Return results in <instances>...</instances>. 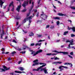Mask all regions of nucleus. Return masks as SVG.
I'll return each instance as SVG.
<instances>
[{
	"mask_svg": "<svg viewBox=\"0 0 75 75\" xmlns=\"http://www.w3.org/2000/svg\"><path fill=\"white\" fill-rule=\"evenodd\" d=\"M30 12L29 13L27 14V16L26 17V18H25L23 21V22H24V23L26 22V20H27V21H28V20L29 21V23L28 25V27H27V28H29V27H30V23H31V22L32 21L31 20H30L32 19V18H33V16H31L29 17L28 16H30Z\"/></svg>",
	"mask_w": 75,
	"mask_h": 75,
	"instance_id": "obj_1",
	"label": "nucleus"
},
{
	"mask_svg": "<svg viewBox=\"0 0 75 75\" xmlns=\"http://www.w3.org/2000/svg\"><path fill=\"white\" fill-rule=\"evenodd\" d=\"M53 52H57V54H59L61 53L62 54H63V55H67L69 54V53L68 52H59L57 51V50H54L53 51Z\"/></svg>",
	"mask_w": 75,
	"mask_h": 75,
	"instance_id": "obj_2",
	"label": "nucleus"
},
{
	"mask_svg": "<svg viewBox=\"0 0 75 75\" xmlns=\"http://www.w3.org/2000/svg\"><path fill=\"white\" fill-rule=\"evenodd\" d=\"M46 64H43L42 66H40V67L38 68H37V69H33V71H38L39 70H40L41 68H43L44 67H45V66H46Z\"/></svg>",
	"mask_w": 75,
	"mask_h": 75,
	"instance_id": "obj_3",
	"label": "nucleus"
},
{
	"mask_svg": "<svg viewBox=\"0 0 75 75\" xmlns=\"http://www.w3.org/2000/svg\"><path fill=\"white\" fill-rule=\"evenodd\" d=\"M48 70L47 69V67H45L44 68H42L40 69V71H43L45 74H48V72L47 71Z\"/></svg>",
	"mask_w": 75,
	"mask_h": 75,
	"instance_id": "obj_4",
	"label": "nucleus"
},
{
	"mask_svg": "<svg viewBox=\"0 0 75 75\" xmlns=\"http://www.w3.org/2000/svg\"><path fill=\"white\" fill-rule=\"evenodd\" d=\"M38 59L34 61L33 62H35V63L33 64L32 66H35V65H38V64H39V63L38 62Z\"/></svg>",
	"mask_w": 75,
	"mask_h": 75,
	"instance_id": "obj_5",
	"label": "nucleus"
},
{
	"mask_svg": "<svg viewBox=\"0 0 75 75\" xmlns=\"http://www.w3.org/2000/svg\"><path fill=\"white\" fill-rule=\"evenodd\" d=\"M42 14H41V17L42 18V17H43L45 18V19H47V17H48V16L46 15H45L44 14V12H42Z\"/></svg>",
	"mask_w": 75,
	"mask_h": 75,
	"instance_id": "obj_6",
	"label": "nucleus"
},
{
	"mask_svg": "<svg viewBox=\"0 0 75 75\" xmlns=\"http://www.w3.org/2000/svg\"><path fill=\"white\" fill-rule=\"evenodd\" d=\"M28 2H29V1H28V0L27 1H25L23 3V4L22 5V6H23V7H25L26 6L28 5Z\"/></svg>",
	"mask_w": 75,
	"mask_h": 75,
	"instance_id": "obj_7",
	"label": "nucleus"
},
{
	"mask_svg": "<svg viewBox=\"0 0 75 75\" xmlns=\"http://www.w3.org/2000/svg\"><path fill=\"white\" fill-rule=\"evenodd\" d=\"M42 51V50H39L38 51H37V52H36L35 54H34L33 56H35L36 55H37V54H38V53H40Z\"/></svg>",
	"mask_w": 75,
	"mask_h": 75,
	"instance_id": "obj_8",
	"label": "nucleus"
},
{
	"mask_svg": "<svg viewBox=\"0 0 75 75\" xmlns=\"http://www.w3.org/2000/svg\"><path fill=\"white\" fill-rule=\"evenodd\" d=\"M73 41H74V40L73 39H72L71 40H70V44H69V45H68V47H69L68 48H70V47L71 45H74V44L72 43L73 42Z\"/></svg>",
	"mask_w": 75,
	"mask_h": 75,
	"instance_id": "obj_9",
	"label": "nucleus"
},
{
	"mask_svg": "<svg viewBox=\"0 0 75 75\" xmlns=\"http://www.w3.org/2000/svg\"><path fill=\"white\" fill-rule=\"evenodd\" d=\"M18 22H16V29H17V30H18V29H19V28H20V27H21V25H19V26L18 27L17 26V25H18Z\"/></svg>",
	"mask_w": 75,
	"mask_h": 75,
	"instance_id": "obj_10",
	"label": "nucleus"
},
{
	"mask_svg": "<svg viewBox=\"0 0 75 75\" xmlns=\"http://www.w3.org/2000/svg\"><path fill=\"white\" fill-rule=\"evenodd\" d=\"M3 68H4V69L5 70V71H7V70H9L10 69L9 68H8L7 67L5 66H3Z\"/></svg>",
	"mask_w": 75,
	"mask_h": 75,
	"instance_id": "obj_11",
	"label": "nucleus"
},
{
	"mask_svg": "<svg viewBox=\"0 0 75 75\" xmlns=\"http://www.w3.org/2000/svg\"><path fill=\"white\" fill-rule=\"evenodd\" d=\"M57 15L59 16H66V14H64L62 13H57Z\"/></svg>",
	"mask_w": 75,
	"mask_h": 75,
	"instance_id": "obj_12",
	"label": "nucleus"
},
{
	"mask_svg": "<svg viewBox=\"0 0 75 75\" xmlns=\"http://www.w3.org/2000/svg\"><path fill=\"white\" fill-rule=\"evenodd\" d=\"M57 54L56 53H53V54H52V53H48L47 54H46V55H52L53 56V55H57Z\"/></svg>",
	"mask_w": 75,
	"mask_h": 75,
	"instance_id": "obj_13",
	"label": "nucleus"
},
{
	"mask_svg": "<svg viewBox=\"0 0 75 75\" xmlns=\"http://www.w3.org/2000/svg\"><path fill=\"white\" fill-rule=\"evenodd\" d=\"M62 68H66V69H68V67H64L63 66H60L59 67V69H62Z\"/></svg>",
	"mask_w": 75,
	"mask_h": 75,
	"instance_id": "obj_14",
	"label": "nucleus"
},
{
	"mask_svg": "<svg viewBox=\"0 0 75 75\" xmlns=\"http://www.w3.org/2000/svg\"><path fill=\"white\" fill-rule=\"evenodd\" d=\"M26 48H28V47L26 45H23V50H25Z\"/></svg>",
	"mask_w": 75,
	"mask_h": 75,
	"instance_id": "obj_15",
	"label": "nucleus"
},
{
	"mask_svg": "<svg viewBox=\"0 0 75 75\" xmlns=\"http://www.w3.org/2000/svg\"><path fill=\"white\" fill-rule=\"evenodd\" d=\"M18 69L21 71H24V69L23 67H19Z\"/></svg>",
	"mask_w": 75,
	"mask_h": 75,
	"instance_id": "obj_16",
	"label": "nucleus"
},
{
	"mask_svg": "<svg viewBox=\"0 0 75 75\" xmlns=\"http://www.w3.org/2000/svg\"><path fill=\"white\" fill-rule=\"evenodd\" d=\"M4 3V2L2 1V0H0V5L1 7H2V6H3V4Z\"/></svg>",
	"mask_w": 75,
	"mask_h": 75,
	"instance_id": "obj_17",
	"label": "nucleus"
},
{
	"mask_svg": "<svg viewBox=\"0 0 75 75\" xmlns=\"http://www.w3.org/2000/svg\"><path fill=\"white\" fill-rule=\"evenodd\" d=\"M15 19L16 20H20L21 18V17L19 16H17L15 17H14Z\"/></svg>",
	"mask_w": 75,
	"mask_h": 75,
	"instance_id": "obj_18",
	"label": "nucleus"
},
{
	"mask_svg": "<svg viewBox=\"0 0 75 75\" xmlns=\"http://www.w3.org/2000/svg\"><path fill=\"white\" fill-rule=\"evenodd\" d=\"M21 5H19L18 6V8L16 9V10L19 12V11L20 10V8H21Z\"/></svg>",
	"mask_w": 75,
	"mask_h": 75,
	"instance_id": "obj_19",
	"label": "nucleus"
},
{
	"mask_svg": "<svg viewBox=\"0 0 75 75\" xmlns=\"http://www.w3.org/2000/svg\"><path fill=\"white\" fill-rule=\"evenodd\" d=\"M34 35V34L33 32H30L29 34V36H30V37H31V36H33Z\"/></svg>",
	"mask_w": 75,
	"mask_h": 75,
	"instance_id": "obj_20",
	"label": "nucleus"
},
{
	"mask_svg": "<svg viewBox=\"0 0 75 75\" xmlns=\"http://www.w3.org/2000/svg\"><path fill=\"white\" fill-rule=\"evenodd\" d=\"M34 2H32V6L31 7V10L30 11H31V9H33V8L34 7Z\"/></svg>",
	"mask_w": 75,
	"mask_h": 75,
	"instance_id": "obj_21",
	"label": "nucleus"
},
{
	"mask_svg": "<svg viewBox=\"0 0 75 75\" xmlns=\"http://www.w3.org/2000/svg\"><path fill=\"white\" fill-rule=\"evenodd\" d=\"M9 6V7H10V6H13V7H14V5H13V1H12V2L10 4Z\"/></svg>",
	"mask_w": 75,
	"mask_h": 75,
	"instance_id": "obj_22",
	"label": "nucleus"
},
{
	"mask_svg": "<svg viewBox=\"0 0 75 75\" xmlns=\"http://www.w3.org/2000/svg\"><path fill=\"white\" fill-rule=\"evenodd\" d=\"M9 74L11 75H16V74L13 72H10L9 73Z\"/></svg>",
	"mask_w": 75,
	"mask_h": 75,
	"instance_id": "obj_23",
	"label": "nucleus"
},
{
	"mask_svg": "<svg viewBox=\"0 0 75 75\" xmlns=\"http://www.w3.org/2000/svg\"><path fill=\"white\" fill-rule=\"evenodd\" d=\"M41 45V43H40L39 44V43H36L35 45V46H37V45H38L39 46H40Z\"/></svg>",
	"mask_w": 75,
	"mask_h": 75,
	"instance_id": "obj_24",
	"label": "nucleus"
},
{
	"mask_svg": "<svg viewBox=\"0 0 75 75\" xmlns=\"http://www.w3.org/2000/svg\"><path fill=\"white\" fill-rule=\"evenodd\" d=\"M54 19H55L56 20H60V18L59 17H56L55 18H53Z\"/></svg>",
	"mask_w": 75,
	"mask_h": 75,
	"instance_id": "obj_25",
	"label": "nucleus"
},
{
	"mask_svg": "<svg viewBox=\"0 0 75 75\" xmlns=\"http://www.w3.org/2000/svg\"><path fill=\"white\" fill-rule=\"evenodd\" d=\"M6 34V33H4V31L3 30L2 31V34H1V36H3L4 35H5Z\"/></svg>",
	"mask_w": 75,
	"mask_h": 75,
	"instance_id": "obj_26",
	"label": "nucleus"
},
{
	"mask_svg": "<svg viewBox=\"0 0 75 75\" xmlns=\"http://www.w3.org/2000/svg\"><path fill=\"white\" fill-rule=\"evenodd\" d=\"M68 31H65L64 32V35H65L67 34H68Z\"/></svg>",
	"mask_w": 75,
	"mask_h": 75,
	"instance_id": "obj_27",
	"label": "nucleus"
},
{
	"mask_svg": "<svg viewBox=\"0 0 75 75\" xmlns=\"http://www.w3.org/2000/svg\"><path fill=\"white\" fill-rule=\"evenodd\" d=\"M16 53V52H12L11 54H12V56H14V54Z\"/></svg>",
	"mask_w": 75,
	"mask_h": 75,
	"instance_id": "obj_28",
	"label": "nucleus"
},
{
	"mask_svg": "<svg viewBox=\"0 0 75 75\" xmlns=\"http://www.w3.org/2000/svg\"><path fill=\"white\" fill-rule=\"evenodd\" d=\"M72 30L73 32H75V27H73L72 28Z\"/></svg>",
	"mask_w": 75,
	"mask_h": 75,
	"instance_id": "obj_29",
	"label": "nucleus"
},
{
	"mask_svg": "<svg viewBox=\"0 0 75 75\" xmlns=\"http://www.w3.org/2000/svg\"><path fill=\"white\" fill-rule=\"evenodd\" d=\"M70 8L73 10H75V7L74 6H70Z\"/></svg>",
	"mask_w": 75,
	"mask_h": 75,
	"instance_id": "obj_30",
	"label": "nucleus"
},
{
	"mask_svg": "<svg viewBox=\"0 0 75 75\" xmlns=\"http://www.w3.org/2000/svg\"><path fill=\"white\" fill-rule=\"evenodd\" d=\"M53 64H55V65H57L58 64V62H53L52 63Z\"/></svg>",
	"mask_w": 75,
	"mask_h": 75,
	"instance_id": "obj_31",
	"label": "nucleus"
},
{
	"mask_svg": "<svg viewBox=\"0 0 75 75\" xmlns=\"http://www.w3.org/2000/svg\"><path fill=\"white\" fill-rule=\"evenodd\" d=\"M1 72L5 71V70L3 69H0Z\"/></svg>",
	"mask_w": 75,
	"mask_h": 75,
	"instance_id": "obj_32",
	"label": "nucleus"
},
{
	"mask_svg": "<svg viewBox=\"0 0 75 75\" xmlns=\"http://www.w3.org/2000/svg\"><path fill=\"white\" fill-rule=\"evenodd\" d=\"M71 63H66L64 64V65H71Z\"/></svg>",
	"mask_w": 75,
	"mask_h": 75,
	"instance_id": "obj_33",
	"label": "nucleus"
},
{
	"mask_svg": "<svg viewBox=\"0 0 75 75\" xmlns=\"http://www.w3.org/2000/svg\"><path fill=\"white\" fill-rule=\"evenodd\" d=\"M15 48L16 49V50H18V51H21V49H18V47H15Z\"/></svg>",
	"mask_w": 75,
	"mask_h": 75,
	"instance_id": "obj_34",
	"label": "nucleus"
},
{
	"mask_svg": "<svg viewBox=\"0 0 75 75\" xmlns=\"http://www.w3.org/2000/svg\"><path fill=\"white\" fill-rule=\"evenodd\" d=\"M15 72L16 73H19V74H20V73H21V71H15Z\"/></svg>",
	"mask_w": 75,
	"mask_h": 75,
	"instance_id": "obj_35",
	"label": "nucleus"
},
{
	"mask_svg": "<svg viewBox=\"0 0 75 75\" xmlns=\"http://www.w3.org/2000/svg\"><path fill=\"white\" fill-rule=\"evenodd\" d=\"M45 41V40H40L38 41V42H42V41Z\"/></svg>",
	"mask_w": 75,
	"mask_h": 75,
	"instance_id": "obj_36",
	"label": "nucleus"
},
{
	"mask_svg": "<svg viewBox=\"0 0 75 75\" xmlns=\"http://www.w3.org/2000/svg\"><path fill=\"white\" fill-rule=\"evenodd\" d=\"M59 21H57L56 22L57 25H59Z\"/></svg>",
	"mask_w": 75,
	"mask_h": 75,
	"instance_id": "obj_37",
	"label": "nucleus"
},
{
	"mask_svg": "<svg viewBox=\"0 0 75 75\" xmlns=\"http://www.w3.org/2000/svg\"><path fill=\"white\" fill-rule=\"evenodd\" d=\"M68 55V56H69V58H72V59L73 58V57H72V56H71L69 55Z\"/></svg>",
	"mask_w": 75,
	"mask_h": 75,
	"instance_id": "obj_38",
	"label": "nucleus"
},
{
	"mask_svg": "<svg viewBox=\"0 0 75 75\" xmlns=\"http://www.w3.org/2000/svg\"><path fill=\"white\" fill-rule=\"evenodd\" d=\"M54 59H55V60H57V59H59L57 57H56L54 58Z\"/></svg>",
	"mask_w": 75,
	"mask_h": 75,
	"instance_id": "obj_39",
	"label": "nucleus"
},
{
	"mask_svg": "<svg viewBox=\"0 0 75 75\" xmlns=\"http://www.w3.org/2000/svg\"><path fill=\"white\" fill-rule=\"evenodd\" d=\"M74 52H71L70 53V55H72L73 54H74V53H73Z\"/></svg>",
	"mask_w": 75,
	"mask_h": 75,
	"instance_id": "obj_40",
	"label": "nucleus"
},
{
	"mask_svg": "<svg viewBox=\"0 0 75 75\" xmlns=\"http://www.w3.org/2000/svg\"><path fill=\"white\" fill-rule=\"evenodd\" d=\"M50 27V25H46V28H49Z\"/></svg>",
	"mask_w": 75,
	"mask_h": 75,
	"instance_id": "obj_41",
	"label": "nucleus"
},
{
	"mask_svg": "<svg viewBox=\"0 0 75 75\" xmlns=\"http://www.w3.org/2000/svg\"><path fill=\"white\" fill-rule=\"evenodd\" d=\"M34 43H31L30 46H34Z\"/></svg>",
	"mask_w": 75,
	"mask_h": 75,
	"instance_id": "obj_42",
	"label": "nucleus"
},
{
	"mask_svg": "<svg viewBox=\"0 0 75 75\" xmlns=\"http://www.w3.org/2000/svg\"><path fill=\"white\" fill-rule=\"evenodd\" d=\"M72 28H69V27L68 26V29L69 30L72 29Z\"/></svg>",
	"mask_w": 75,
	"mask_h": 75,
	"instance_id": "obj_43",
	"label": "nucleus"
},
{
	"mask_svg": "<svg viewBox=\"0 0 75 75\" xmlns=\"http://www.w3.org/2000/svg\"><path fill=\"white\" fill-rule=\"evenodd\" d=\"M75 35L73 34H72L71 35V37H75Z\"/></svg>",
	"mask_w": 75,
	"mask_h": 75,
	"instance_id": "obj_44",
	"label": "nucleus"
},
{
	"mask_svg": "<svg viewBox=\"0 0 75 75\" xmlns=\"http://www.w3.org/2000/svg\"><path fill=\"white\" fill-rule=\"evenodd\" d=\"M40 0H38L37 2V3L38 4H39L40 3Z\"/></svg>",
	"mask_w": 75,
	"mask_h": 75,
	"instance_id": "obj_45",
	"label": "nucleus"
},
{
	"mask_svg": "<svg viewBox=\"0 0 75 75\" xmlns=\"http://www.w3.org/2000/svg\"><path fill=\"white\" fill-rule=\"evenodd\" d=\"M12 42H15V43H17V42H16V41L14 40H13Z\"/></svg>",
	"mask_w": 75,
	"mask_h": 75,
	"instance_id": "obj_46",
	"label": "nucleus"
},
{
	"mask_svg": "<svg viewBox=\"0 0 75 75\" xmlns=\"http://www.w3.org/2000/svg\"><path fill=\"white\" fill-rule=\"evenodd\" d=\"M42 36V35H38V37H41V36Z\"/></svg>",
	"mask_w": 75,
	"mask_h": 75,
	"instance_id": "obj_47",
	"label": "nucleus"
},
{
	"mask_svg": "<svg viewBox=\"0 0 75 75\" xmlns=\"http://www.w3.org/2000/svg\"><path fill=\"white\" fill-rule=\"evenodd\" d=\"M57 62H58V64H62V62H60L59 61Z\"/></svg>",
	"mask_w": 75,
	"mask_h": 75,
	"instance_id": "obj_48",
	"label": "nucleus"
},
{
	"mask_svg": "<svg viewBox=\"0 0 75 75\" xmlns=\"http://www.w3.org/2000/svg\"><path fill=\"white\" fill-rule=\"evenodd\" d=\"M26 11V9H24L22 11V12H25Z\"/></svg>",
	"mask_w": 75,
	"mask_h": 75,
	"instance_id": "obj_49",
	"label": "nucleus"
},
{
	"mask_svg": "<svg viewBox=\"0 0 75 75\" xmlns=\"http://www.w3.org/2000/svg\"><path fill=\"white\" fill-rule=\"evenodd\" d=\"M51 28H54V26L52 25L51 26Z\"/></svg>",
	"mask_w": 75,
	"mask_h": 75,
	"instance_id": "obj_50",
	"label": "nucleus"
},
{
	"mask_svg": "<svg viewBox=\"0 0 75 75\" xmlns=\"http://www.w3.org/2000/svg\"><path fill=\"white\" fill-rule=\"evenodd\" d=\"M63 70H64V69L63 68L59 70V71H63Z\"/></svg>",
	"mask_w": 75,
	"mask_h": 75,
	"instance_id": "obj_51",
	"label": "nucleus"
},
{
	"mask_svg": "<svg viewBox=\"0 0 75 75\" xmlns=\"http://www.w3.org/2000/svg\"><path fill=\"white\" fill-rule=\"evenodd\" d=\"M33 1V0H30V1H29L30 4H31V1Z\"/></svg>",
	"mask_w": 75,
	"mask_h": 75,
	"instance_id": "obj_52",
	"label": "nucleus"
},
{
	"mask_svg": "<svg viewBox=\"0 0 75 75\" xmlns=\"http://www.w3.org/2000/svg\"><path fill=\"white\" fill-rule=\"evenodd\" d=\"M23 31L24 33H27V31L25 30H23Z\"/></svg>",
	"mask_w": 75,
	"mask_h": 75,
	"instance_id": "obj_53",
	"label": "nucleus"
},
{
	"mask_svg": "<svg viewBox=\"0 0 75 75\" xmlns=\"http://www.w3.org/2000/svg\"><path fill=\"white\" fill-rule=\"evenodd\" d=\"M7 38H8V37L7 36H5V40H6V39H7Z\"/></svg>",
	"mask_w": 75,
	"mask_h": 75,
	"instance_id": "obj_54",
	"label": "nucleus"
},
{
	"mask_svg": "<svg viewBox=\"0 0 75 75\" xmlns=\"http://www.w3.org/2000/svg\"><path fill=\"white\" fill-rule=\"evenodd\" d=\"M39 64H40V65H43V64H44V63H39Z\"/></svg>",
	"mask_w": 75,
	"mask_h": 75,
	"instance_id": "obj_55",
	"label": "nucleus"
},
{
	"mask_svg": "<svg viewBox=\"0 0 75 75\" xmlns=\"http://www.w3.org/2000/svg\"><path fill=\"white\" fill-rule=\"evenodd\" d=\"M59 41H60V40H57L56 41V42H59Z\"/></svg>",
	"mask_w": 75,
	"mask_h": 75,
	"instance_id": "obj_56",
	"label": "nucleus"
},
{
	"mask_svg": "<svg viewBox=\"0 0 75 75\" xmlns=\"http://www.w3.org/2000/svg\"><path fill=\"white\" fill-rule=\"evenodd\" d=\"M22 54H25V52L24 51V52H22Z\"/></svg>",
	"mask_w": 75,
	"mask_h": 75,
	"instance_id": "obj_57",
	"label": "nucleus"
},
{
	"mask_svg": "<svg viewBox=\"0 0 75 75\" xmlns=\"http://www.w3.org/2000/svg\"><path fill=\"white\" fill-rule=\"evenodd\" d=\"M2 51H4V50H5V49L3 48H2Z\"/></svg>",
	"mask_w": 75,
	"mask_h": 75,
	"instance_id": "obj_58",
	"label": "nucleus"
},
{
	"mask_svg": "<svg viewBox=\"0 0 75 75\" xmlns=\"http://www.w3.org/2000/svg\"><path fill=\"white\" fill-rule=\"evenodd\" d=\"M8 61H10L11 60V58H8Z\"/></svg>",
	"mask_w": 75,
	"mask_h": 75,
	"instance_id": "obj_59",
	"label": "nucleus"
},
{
	"mask_svg": "<svg viewBox=\"0 0 75 75\" xmlns=\"http://www.w3.org/2000/svg\"><path fill=\"white\" fill-rule=\"evenodd\" d=\"M68 21H69V22H70V23H72V21H71V20H69Z\"/></svg>",
	"mask_w": 75,
	"mask_h": 75,
	"instance_id": "obj_60",
	"label": "nucleus"
},
{
	"mask_svg": "<svg viewBox=\"0 0 75 75\" xmlns=\"http://www.w3.org/2000/svg\"><path fill=\"white\" fill-rule=\"evenodd\" d=\"M53 7H54V8L57 9V8L56 7V6H54V5H53Z\"/></svg>",
	"mask_w": 75,
	"mask_h": 75,
	"instance_id": "obj_61",
	"label": "nucleus"
},
{
	"mask_svg": "<svg viewBox=\"0 0 75 75\" xmlns=\"http://www.w3.org/2000/svg\"><path fill=\"white\" fill-rule=\"evenodd\" d=\"M21 61H20L18 63V64H20V63H21Z\"/></svg>",
	"mask_w": 75,
	"mask_h": 75,
	"instance_id": "obj_62",
	"label": "nucleus"
},
{
	"mask_svg": "<svg viewBox=\"0 0 75 75\" xmlns=\"http://www.w3.org/2000/svg\"><path fill=\"white\" fill-rule=\"evenodd\" d=\"M66 42H70V41H69V40H67L66 41Z\"/></svg>",
	"mask_w": 75,
	"mask_h": 75,
	"instance_id": "obj_63",
	"label": "nucleus"
},
{
	"mask_svg": "<svg viewBox=\"0 0 75 75\" xmlns=\"http://www.w3.org/2000/svg\"><path fill=\"white\" fill-rule=\"evenodd\" d=\"M38 13L36 14L37 17H38Z\"/></svg>",
	"mask_w": 75,
	"mask_h": 75,
	"instance_id": "obj_64",
	"label": "nucleus"
}]
</instances>
